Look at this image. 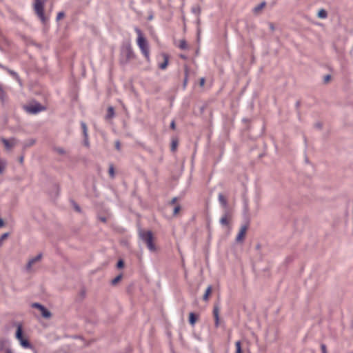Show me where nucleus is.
Returning <instances> with one entry per match:
<instances>
[{
  "instance_id": "nucleus-47",
  "label": "nucleus",
  "mask_w": 353,
  "mask_h": 353,
  "mask_svg": "<svg viewBox=\"0 0 353 353\" xmlns=\"http://www.w3.org/2000/svg\"><path fill=\"white\" fill-rule=\"evenodd\" d=\"M269 26H270V28L271 30H274V25L272 23H270L269 24Z\"/></svg>"
},
{
  "instance_id": "nucleus-27",
  "label": "nucleus",
  "mask_w": 353,
  "mask_h": 353,
  "mask_svg": "<svg viewBox=\"0 0 353 353\" xmlns=\"http://www.w3.org/2000/svg\"><path fill=\"white\" fill-rule=\"evenodd\" d=\"M108 172H109L110 176L112 179H113L114 177V168L113 165L111 164L110 165Z\"/></svg>"
},
{
  "instance_id": "nucleus-19",
  "label": "nucleus",
  "mask_w": 353,
  "mask_h": 353,
  "mask_svg": "<svg viewBox=\"0 0 353 353\" xmlns=\"http://www.w3.org/2000/svg\"><path fill=\"white\" fill-rule=\"evenodd\" d=\"M196 321V316L194 313L191 312L190 313L189 316V323L192 325H194Z\"/></svg>"
},
{
  "instance_id": "nucleus-51",
  "label": "nucleus",
  "mask_w": 353,
  "mask_h": 353,
  "mask_svg": "<svg viewBox=\"0 0 353 353\" xmlns=\"http://www.w3.org/2000/svg\"><path fill=\"white\" fill-rule=\"evenodd\" d=\"M148 19H149V20H151L152 19V15L150 16Z\"/></svg>"
},
{
  "instance_id": "nucleus-33",
  "label": "nucleus",
  "mask_w": 353,
  "mask_h": 353,
  "mask_svg": "<svg viewBox=\"0 0 353 353\" xmlns=\"http://www.w3.org/2000/svg\"><path fill=\"white\" fill-rule=\"evenodd\" d=\"M181 209V207L180 205H176L174 208V210H173V214L174 215H176L180 210Z\"/></svg>"
},
{
  "instance_id": "nucleus-26",
  "label": "nucleus",
  "mask_w": 353,
  "mask_h": 353,
  "mask_svg": "<svg viewBox=\"0 0 353 353\" xmlns=\"http://www.w3.org/2000/svg\"><path fill=\"white\" fill-rule=\"evenodd\" d=\"M235 346H236V352L235 353H242L240 341H237L235 343Z\"/></svg>"
},
{
  "instance_id": "nucleus-22",
  "label": "nucleus",
  "mask_w": 353,
  "mask_h": 353,
  "mask_svg": "<svg viewBox=\"0 0 353 353\" xmlns=\"http://www.w3.org/2000/svg\"><path fill=\"white\" fill-rule=\"evenodd\" d=\"M81 129H82V131H83V137H88V128H87V125H86L85 123L83 122V121H81Z\"/></svg>"
},
{
  "instance_id": "nucleus-29",
  "label": "nucleus",
  "mask_w": 353,
  "mask_h": 353,
  "mask_svg": "<svg viewBox=\"0 0 353 353\" xmlns=\"http://www.w3.org/2000/svg\"><path fill=\"white\" fill-rule=\"evenodd\" d=\"M192 12L195 14H199L201 13V8L199 6H196L192 8Z\"/></svg>"
},
{
  "instance_id": "nucleus-23",
  "label": "nucleus",
  "mask_w": 353,
  "mask_h": 353,
  "mask_svg": "<svg viewBox=\"0 0 353 353\" xmlns=\"http://www.w3.org/2000/svg\"><path fill=\"white\" fill-rule=\"evenodd\" d=\"M179 47L181 50H187L188 48V46L186 41L185 39L180 40Z\"/></svg>"
},
{
  "instance_id": "nucleus-13",
  "label": "nucleus",
  "mask_w": 353,
  "mask_h": 353,
  "mask_svg": "<svg viewBox=\"0 0 353 353\" xmlns=\"http://www.w3.org/2000/svg\"><path fill=\"white\" fill-rule=\"evenodd\" d=\"M248 229L247 225H244L241 227L240 231L236 236V241L239 242L243 240V236L245 234L246 230Z\"/></svg>"
},
{
  "instance_id": "nucleus-48",
  "label": "nucleus",
  "mask_w": 353,
  "mask_h": 353,
  "mask_svg": "<svg viewBox=\"0 0 353 353\" xmlns=\"http://www.w3.org/2000/svg\"><path fill=\"white\" fill-rule=\"evenodd\" d=\"M330 75H327V76H325V81H327L330 79Z\"/></svg>"
},
{
  "instance_id": "nucleus-18",
  "label": "nucleus",
  "mask_w": 353,
  "mask_h": 353,
  "mask_svg": "<svg viewBox=\"0 0 353 353\" xmlns=\"http://www.w3.org/2000/svg\"><path fill=\"white\" fill-rule=\"evenodd\" d=\"M168 63V57L166 54H164V61L159 64V67L161 70H164L166 68Z\"/></svg>"
},
{
  "instance_id": "nucleus-49",
  "label": "nucleus",
  "mask_w": 353,
  "mask_h": 353,
  "mask_svg": "<svg viewBox=\"0 0 353 353\" xmlns=\"http://www.w3.org/2000/svg\"><path fill=\"white\" fill-rule=\"evenodd\" d=\"M245 210H248V203H247V201H245Z\"/></svg>"
},
{
  "instance_id": "nucleus-20",
  "label": "nucleus",
  "mask_w": 353,
  "mask_h": 353,
  "mask_svg": "<svg viewBox=\"0 0 353 353\" xmlns=\"http://www.w3.org/2000/svg\"><path fill=\"white\" fill-rule=\"evenodd\" d=\"M114 116V108L110 106L108 108V113L106 117L108 119L112 118Z\"/></svg>"
},
{
  "instance_id": "nucleus-32",
  "label": "nucleus",
  "mask_w": 353,
  "mask_h": 353,
  "mask_svg": "<svg viewBox=\"0 0 353 353\" xmlns=\"http://www.w3.org/2000/svg\"><path fill=\"white\" fill-rule=\"evenodd\" d=\"M188 82V70H185V78L183 80V87L185 88Z\"/></svg>"
},
{
  "instance_id": "nucleus-11",
  "label": "nucleus",
  "mask_w": 353,
  "mask_h": 353,
  "mask_svg": "<svg viewBox=\"0 0 353 353\" xmlns=\"http://www.w3.org/2000/svg\"><path fill=\"white\" fill-rule=\"evenodd\" d=\"M230 217V212L228 210H226L223 215L219 220V223L221 225L226 226L229 225L228 218Z\"/></svg>"
},
{
  "instance_id": "nucleus-37",
  "label": "nucleus",
  "mask_w": 353,
  "mask_h": 353,
  "mask_svg": "<svg viewBox=\"0 0 353 353\" xmlns=\"http://www.w3.org/2000/svg\"><path fill=\"white\" fill-rule=\"evenodd\" d=\"M115 148L117 150H121V144H120V141H117L115 142Z\"/></svg>"
},
{
  "instance_id": "nucleus-2",
  "label": "nucleus",
  "mask_w": 353,
  "mask_h": 353,
  "mask_svg": "<svg viewBox=\"0 0 353 353\" xmlns=\"http://www.w3.org/2000/svg\"><path fill=\"white\" fill-rule=\"evenodd\" d=\"M135 58V54L130 45L123 46L121 52L120 63L125 65Z\"/></svg>"
},
{
  "instance_id": "nucleus-10",
  "label": "nucleus",
  "mask_w": 353,
  "mask_h": 353,
  "mask_svg": "<svg viewBox=\"0 0 353 353\" xmlns=\"http://www.w3.org/2000/svg\"><path fill=\"white\" fill-rule=\"evenodd\" d=\"M213 316L214 318V325L216 327L219 326V306L214 305L213 308Z\"/></svg>"
},
{
  "instance_id": "nucleus-52",
  "label": "nucleus",
  "mask_w": 353,
  "mask_h": 353,
  "mask_svg": "<svg viewBox=\"0 0 353 353\" xmlns=\"http://www.w3.org/2000/svg\"><path fill=\"white\" fill-rule=\"evenodd\" d=\"M181 57L183 59H185V56L181 55Z\"/></svg>"
},
{
  "instance_id": "nucleus-12",
  "label": "nucleus",
  "mask_w": 353,
  "mask_h": 353,
  "mask_svg": "<svg viewBox=\"0 0 353 353\" xmlns=\"http://www.w3.org/2000/svg\"><path fill=\"white\" fill-rule=\"evenodd\" d=\"M1 142L3 143L6 150H9L14 145V139L12 138L10 140H8L5 138L1 139Z\"/></svg>"
},
{
  "instance_id": "nucleus-35",
  "label": "nucleus",
  "mask_w": 353,
  "mask_h": 353,
  "mask_svg": "<svg viewBox=\"0 0 353 353\" xmlns=\"http://www.w3.org/2000/svg\"><path fill=\"white\" fill-rule=\"evenodd\" d=\"M321 349L322 353H327V347H326V345L325 344L322 343L321 345Z\"/></svg>"
},
{
  "instance_id": "nucleus-5",
  "label": "nucleus",
  "mask_w": 353,
  "mask_h": 353,
  "mask_svg": "<svg viewBox=\"0 0 353 353\" xmlns=\"http://www.w3.org/2000/svg\"><path fill=\"white\" fill-rule=\"evenodd\" d=\"M16 338L19 341L20 345L24 348H31L32 345L28 341V339H26L23 337V332L21 327L19 325L17 327L16 332Z\"/></svg>"
},
{
  "instance_id": "nucleus-7",
  "label": "nucleus",
  "mask_w": 353,
  "mask_h": 353,
  "mask_svg": "<svg viewBox=\"0 0 353 353\" xmlns=\"http://www.w3.org/2000/svg\"><path fill=\"white\" fill-rule=\"evenodd\" d=\"M26 111L32 114H37L43 110H46V108L41 105L39 103H35L34 104H30L26 108Z\"/></svg>"
},
{
  "instance_id": "nucleus-45",
  "label": "nucleus",
  "mask_w": 353,
  "mask_h": 353,
  "mask_svg": "<svg viewBox=\"0 0 353 353\" xmlns=\"http://www.w3.org/2000/svg\"><path fill=\"white\" fill-rule=\"evenodd\" d=\"M0 68H2V69H3V70H6V71H7V72H8V70H9V68H7V67H6V66H4V65H0Z\"/></svg>"
},
{
  "instance_id": "nucleus-21",
  "label": "nucleus",
  "mask_w": 353,
  "mask_h": 353,
  "mask_svg": "<svg viewBox=\"0 0 353 353\" xmlns=\"http://www.w3.org/2000/svg\"><path fill=\"white\" fill-rule=\"evenodd\" d=\"M317 16L321 19H325L327 17V13L325 10L321 9L319 11Z\"/></svg>"
},
{
  "instance_id": "nucleus-54",
  "label": "nucleus",
  "mask_w": 353,
  "mask_h": 353,
  "mask_svg": "<svg viewBox=\"0 0 353 353\" xmlns=\"http://www.w3.org/2000/svg\"><path fill=\"white\" fill-rule=\"evenodd\" d=\"M20 161H23V157H21Z\"/></svg>"
},
{
  "instance_id": "nucleus-9",
  "label": "nucleus",
  "mask_w": 353,
  "mask_h": 353,
  "mask_svg": "<svg viewBox=\"0 0 353 353\" xmlns=\"http://www.w3.org/2000/svg\"><path fill=\"white\" fill-rule=\"evenodd\" d=\"M42 258V254L41 253H39L36 256L32 258L31 259H30L28 262V263L26 264V269L27 271H30L31 270V268H32V265L40 261Z\"/></svg>"
},
{
  "instance_id": "nucleus-36",
  "label": "nucleus",
  "mask_w": 353,
  "mask_h": 353,
  "mask_svg": "<svg viewBox=\"0 0 353 353\" xmlns=\"http://www.w3.org/2000/svg\"><path fill=\"white\" fill-rule=\"evenodd\" d=\"M83 137H84V141H83L84 145L87 147H89L90 143H89V141H88V136Z\"/></svg>"
},
{
  "instance_id": "nucleus-30",
  "label": "nucleus",
  "mask_w": 353,
  "mask_h": 353,
  "mask_svg": "<svg viewBox=\"0 0 353 353\" xmlns=\"http://www.w3.org/2000/svg\"><path fill=\"white\" fill-rule=\"evenodd\" d=\"M54 150L59 154H64L65 153V150L62 148H56Z\"/></svg>"
},
{
  "instance_id": "nucleus-8",
  "label": "nucleus",
  "mask_w": 353,
  "mask_h": 353,
  "mask_svg": "<svg viewBox=\"0 0 353 353\" xmlns=\"http://www.w3.org/2000/svg\"><path fill=\"white\" fill-rule=\"evenodd\" d=\"M32 307L34 308H37L41 312V315L43 317L46 319H49L51 317V312L47 310L43 305L39 303H34L32 304Z\"/></svg>"
},
{
  "instance_id": "nucleus-6",
  "label": "nucleus",
  "mask_w": 353,
  "mask_h": 353,
  "mask_svg": "<svg viewBox=\"0 0 353 353\" xmlns=\"http://www.w3.org/2000/svg\"><path fill=\"white\" fill-rule=\"evenodd\" d=\"M0 353H13L10 340L0 339Z\"/></svg>"
},
{
  "instance_id": "nucleus-14",
  "label": "nucleus",
  "mask_w": 353,
  "mask_h": 353,
  "mask_svg": "<svg viewBox=\"0 0 353 353\" xmlns=\"http://www.w3.org/2000/svg\"><path fill=\"white\" fill-rule=\"evenodd\" d=\"M218 200L220 203V204L225 208H226V210H228V201L226 200V199L225 198V196H223V194L222 193H219V195H218Z\"/></svg>"
},
{
  "instance_id": "nucleus-3",
  "label": "nucleus",
  "mask_w": 353,
  "mask_h": 353,
  "mask_svg": "<svg viewBox=\"0 0 353 353\" xmlns=\"http://www.w3.org/2000/svg\"><path fill=\"white\" fill-rule=\"evenodd\" d=\"M46 0H34L33 4L34 10L43 24L48 21V18L44 14V5Z\"/></svg>"
},
{
  "instance_id": "nucleus-34",
  "label": "nucleus",
  "mask_w": 353,
  "mask_h": 353,
  "mask_svg": "<svg viewBox=\"0 0 353 353\" xmlns=\"http://www.w3.org/2000/svg\"><path fill=\"white\" fill-rule=\"evenodd\" d=\"M117 266L118 268H122L123 266H124V263H123V260H119L118 262H117Z\"/></svg>"
},
{
  "instance_id": "nucleus-17",
  "label": "nucleus",
  "mask_w": 353,
  "mask_h": 353,
  "mask_svg": "<svg viewBox=\"0 0 353 353\" xmlns=\"http://www.w3.org/2000/svg\"><path fill=\"white\" fill-rule=\"evenodd\" d=\"M0 100L2 103L6 101V94L3 90V86L0 84Z\"/></svg>"
},
{
  "instance_id": "nucleus-1",
  "label": "nucleus",
  "mask_w": 353,
  "mask_h": 353,
  "mask_svg": "<svg viewBox=\"0 0 353 353\" xmlns=\"http://www.w3.org/2000/svg\"><path fill=\"white\" fill-rule=\"evenodd\" d=\"M134 30L137 34V45L140 48L142 54L145 58L149 61L150 59V50L148 43L144 37L142 31L137 27L134 28Z\"/></svg>"
},
{
  "instance_id": "nucleus-38",
  "label": "nucleus",
  "mask_w": 353,
  "mask_h": 353,
  "mask_svg": "<svg viewBox=\"0 0 353 353\" xmlns=\"http://www.w3.org/2000/svg\"><path fill=\"white\" fill-rule=\"evenodd\" d=\"M73 205H74V209H75L77 212H81V208H80V207H79V206L76 203H74H74H73Z\"/></svg>"
},
{
  "instance_id": "nucleus-41",
  "label": "nucleus",
  "mask_w": 353,
  "mask_h": 353,
  "mask_svg": "<svg viewBox=\"0 0 353 353\" xmlns=\"http://www.w3.org/2000/svg\"><path fill=\"white\" fill-rule=\"evenodd\" d=\"M8 236V233H5L3 234L1 236V239H0V241H3V239H5L6 238H7V236Z\"/></svg>"
},
{
  "instance_id": "nucleus-24",
  "label": "nucleus",
  "mask_w": 353,
  "mask_h": 353,
  "mask_svg": "<svg viewBox=\"0 0 353 353\" xmlns=\"http://www.w3.org/2000/svg\"><path fill=\"white\" fill-rule=\"evenodd\" d=\"M211 290H212V286L209 285L207 288V289L205 290V294L203 295V297L204 301H208V297H209V295H210V294L211 292Z\"/></svg>"
},
{
  "instance_id": "nucleus-15",
  "label": "nucleus",
  "mask_w": 353,
  "mask_h": 353,
  "mask_svg": "<svg viewBox=\"0 0 353 353\" xmlns=\"http://www.w3.org/2000/svg\"><path fill=\"white\" fill-rule=\"evenodd\" d=\"M8 72L19 83V84L21 86L22 82L19 76V74L12 70H8Z\"/></svg>"
},
{
  "instance_id": "nucleus-39",
  "label": "nucleus",
  "mask_w": 353,
  "mask_h": 353,
  "mask_svg": "<svg viewBox=\"0 0 353 353\" xmlns=\"http://www.w3.org/2000/svg\"><path fill=\"white\" fill-rule=\"evenodd\" d=\"M170 128L172 129V130H175L176 128V125H175V121L174 120H172L170 123Z\"/></svg>"
},
{
  "instance_id": "nucleus-28",
  "label": "nucleus",
  "mask_w": 353,
  "mask_h": 353,
  "mask_svg": "<svg viewBox=\"0 0 353 353\" xmlns=\"http://www.w3.org/2000/svg\"><path fill=\"white\" fill-rule=\"evenodd\" d=\"M122 278V274H119L117 276H116L114 279L112 280L111 283L112 285L117 284Z\"/></svg>"
},
{
  "instance_id": "nucleus-53",
  "label": "nucleus",
  "mask_w": 353,
  "mask_h": 353,
  "mask_svg": "<svg viewBox=\"0 0 353 353\" xmlns=\"http://www.w3.org/2000/svg\"><path fill=\"white\" fill-rule=\"evenodd\" d=\"M34 142L35 141L33 140L32 141H31V143L33 144V143H34Z\"/></svg>"
},
{
  "instance_id": "nucleus-44",
  "label": "nucleus",
  "mask_w": 353,
  "mask_h": 353,
  "mask_svg": "<svg viewBox=\"0 0 353 353\" xmlns=\"http://www.w3.org/2000/svg\"><path fill=\"white\" fill-rule=\"evenodd\" d=\"M176 200H177V198H176V197H174V198L172 199V201H171V202H170V204H174V203H175V202L176 201Z\"/></svg>"
},
{
  "instance_id": "nucleus-16",
  "label": "nucleus",
  "mask_w": 353,
  "mask_h": 353,
  "mask_svg": "<svg viewBox=\"0 0 353 353\" xmlns=\"http://www.w3.org/2000/svg\"><path fill=\"white\" fill-rule=\"evenodd\" d=\"M265 5H266L265 1L261 2L259 5H258L257 6H256L253 8V12L255 14L258 13L262 8H263L265 7Z\"/></svg>"
},
{
  "instance_id": "nucleus-31",
  "label": "nucleus",
  "mask_w": 353,
  "mask_h": 353,
  "mask_svg": "<svg viewBox=\"0 0 353 353\" xmlns=\"http://www.w3.org/2000/svg\"><path fill=\"white\" fill-rule=\"evenodd\" d=\"M65 16V13L63 12H59L57 16V21L60 20Z\"/></svg>"
},
{
  "instance_id": "nucleus-40",
  "label": "nucleus",
  "mask_w": 353,
  "mask_h": 353,
  "mask_svg": "<svg viewBox=\"0 0 353 353\" xmlns=\"http://www.w3.org/2000/svg\"><path fill=\"white\" fill-rule=\"evenodd\" d=\"M4 170V164L3 162L0 161V174L3 172Z\"/></svg>"
},
{
  "instance_id": "nucleus-25",
  "label": "nucleus",
  "mask_w": 353,
  "mask_h": 353,
  "mask_svg": "<svg viewBox=\"0 0 353 353\" xmlns=\"http://www.w3.org/2000/svg\"><path fill=\"white\" fill-rule=\"evenodd\" d=\"M177 145H178V141L176 139H172V143H171V150L172 152L175 151Z\"/></svg>"
},
{
  "instance_id": "nucleus-42",
  "label": "nucleus",
  "mask_w": 353,
  "mask_h": 353,
  "mask_svg": "<svg viewBox=\"0 0 353 353\" xmlns=\"http://www.w3.org/2000/svg\"><path fill=\"white\" fill-rule=\"evenodd\" d=\"M99 220L103 223H105L107 221V219L105 216L99 217Z\"/></svg>"
},
{
  "instance_id": "nucleus-50",
  "label": "nucleus",
  "mask_w": 353,
  "mask_h": 353,
  "mask_svg": "<svg viewBox=\"0 0 353 353\" xmlns=\"http://www.w3.org/2000/svg\"><path fill=\"white\" fill-rule=\"evenodd\" d=\"M316 127L320 128L321 127V125L320 123H317Z\"/></svg>"
},
{
  "instance_id": "nucleus-4",
  "label": "nucleus",
  "mask_w": 353,
  "mask_h": 353,
  "mask_svg": "<svg viewBox=\"0 0 353 353\" xmlns=\"http://www.w3.org/2000/svg\"><path fill=\"white\" fill-rule=\"evenodd\" d=\"M139 235L141 239L143 242L146 243L148 249L152 252H154L157 250L155 244L153 242V234L152 232L150 230L143 231L141 230L139 232Z\"/></svg>"
},
{
  "instance_id": "nucleus-43",
  "label": "nucleus",
  "mask_w": 353,
  "mask_h": 353,
  "mask_svg": "<svg viewBox=\"0 0 353 353\" xmlns=\"http://www.w3.org/2000/svg\"><path fill=\"white\" fill-rule=\"evenodd\" d=\"M204 83H205V79H204V78H201V79H200V85H201V86H203V85H204Z\"/></svg>"
},
{
  "instance_id": "nucleus-46",
  "label": "nucleus",
  "mask_w": 353,
  "mask_h": 353,
  "mask_svg": "<svg viewBox=\"0 0 353 353\" xmlns=\"http://www.w3.org/2000/svg\"><path fill=\"white\" fill-rule=\"evenodd\" d=\"M3 225H4L3 220L1 218H0V228H1Z\"/></svg>"
}]
</instances>
